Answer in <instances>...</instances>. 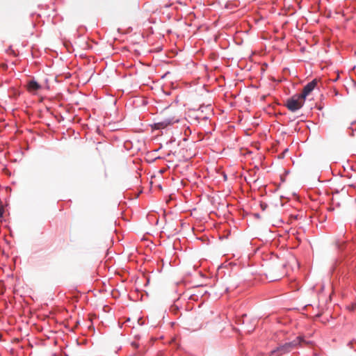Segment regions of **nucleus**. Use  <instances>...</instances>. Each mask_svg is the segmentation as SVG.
<instances>
[{
    "label": "nucleus",
    "instance_id": "5",
    "mask_svg": "<svg viewBox=\"0 0 356 356\" xmlns=\"http://www.w3.org/2000/svg\"><path fill=\"white\" fill-rule=\"evenodd\" d=\"M316 86V79H314L312 81L307 83L304 86L302 93L299 95V97H300V99L305 100L306 97L314 90Z\"/></svg>",
    "mask_w": 356,
    "mask_h": 356
},
{
    "label": "nucleus",
    "instance_id": "12",
    "mask_svg": "<svg viewBox=\"0 0 356 356\" xmlns=\"http://www.w3.org/2000/svg\"><path fill=\"white\" fill-rule=\"evenodd\" d=\"M284 274V272H282L280 276H277V277H275L273 280H279V279H280V277L281 276H282Z\"/></svg>",
    "mask_w": 356,
    "mask_h": 356
},
{
    "label": "nucleus",
    "instance_id": "15",
    "mask_svg": "<svg viewBox=\"0 0 356 356\" xmlns=\"http://www.w3.org/2000/svg\"><path fill=\"white\" fill-rule=\"evenodd\" d=\"M131 345H132L133 346H134V347H138V345H137V343H136V342H133V343H131Z\"/></svg>",
    "mask_w": 356,
    "mask_h": 356
},
{
    "label": "nucleus",
    "instance_id": "4",
    "mask_svg": "<svg viewBox=\"0 0 356 356\" xmlns=\"http://www.w3.org/2000/svg\"><path fill=\"white\" fill-rule=\"evenodd\" d=\"M179 119L177 117L165 118L161 121L154 124V128L157 129H165L169 125L179 122Z\"/></svg>",
    "mask_w": 356,
    "mask_h": 356
},
{
    "label": "nucleus",
    "instance_id": "10",
    "mask_svg": "<svg viewBox=\"0 0 356 356\" xmlns=\"http://www.w3.org/2000/svg\"><path fill=\"white\" fill-rule=\"evenodd\" d=\"M3 209L1 207V206L0 205V218H1L3 216Z\"/></svg>",
    "mask_w": 356,
    "mask_h": 356
},
{
    "label": "nucleus",
    "instance_id": "13",
    "mask_svg": "<svg viewBox=\"0 0 356 356\" xmlns=\"http://www.w3.org/2000/svg\"><path fill=\"white\" fill-rule=\"evenodd\" d=\"M353 341H349V342H348V346H350V348H353V347H352V344H353Z\"/></svg>",
    "mask_w": 356,
    "mask_h": 356
},
{
    "label": "nucleus",
    "instance_id": "7",
    "mask_svg": "<svg viewBox=\"0 0 356 356\" xmlns=\"http://www.w3.org/2000/svg\"><path fill=\"white\" fill-rule=\"evenodd\" d=\"M41 88V85L39 84L34 79L27 82V90L31 92H36Z\"/></svg>",
    "mask_w": 356,
    "mask_h": 356
},
{
    "label": "nucleus",
    "instance_id": "11",
    "mask_svg": "<svg viewBox=\"0 0 356 356\" xmlns=\"http://www.w3.org/2000/svg\"><path fill=\"white\" fill-rule=\"evenodd\" d=\"M172 4V3H165L163 6L165 8L170 7Z\"/></svg>",
    "mask_w": 356,
    "mask_h": 356
},
{
    "label": "nucleus",
    "instance_id": "6",
    "mask_svg": "<svg viewBox=\"0 0 356 356\" xmlns=\"http://www.w3.org/2000/svg\"><path fill=\"white\" fill-rule=\"evenodd\" d=\"M213 5L214 7L220 6L222 8L228 10L229 13L234 12V9L238 6L235 1H215Z\"/></svg>",
    "mask_w": 356,
    "mask_h": 356
},
{
    "label": "nucleus",
    "instance_id": "16",
    "mask_svg": "<svg viewBox=\"0 0 356 356\" xmlns=\"http://www.w3.org/2000/svg\"><path fill=\"white\" fill-rule=\"evenodd\" d=\"M286 266V264H282V267L284 268Z\"/></svg>",
    "mask_w": 356,
    "mask_h": 356
},
{
    "label": "nucleus",
    "instance_id": "14",
    "mask_svg": "<svg viewBox=\"0 0 356 356\" xmlns=\"http://www.w3.org/2000/svg\"><path fill=\"white\" fill-rule=\"evenodd\" d=\"M202 118L203 120H205L209 119V116H207V115L206 116H202Z\"/></svg>",
    "mask_w": 356,
    "mask_h": 356
},
{
    "label": "nucleus",
    "instance_id": "17",
    "mask_svg": "<svg viewBox=\"0 0 356 356\" xmlns=\"http://www.w3.org/2000/svg\"><path fill=\"white\" fill-rule=\"evenodd\" d=\"M177 3H179V4H182V1H177Z\"/></svg>",
    "mask_w": 356,
    "mask_h": 356
},
{
    "label": "nucleus",
    "instance_id": "8",
    "mask_svg": "<svg viewBox=\"0 0 356 356\" xmlns=\"http://www.w3.org/2000/svg\"><path fill=\"white\" fill-rule=\"evenodd\" d=\"M355 123V121H353L351 122V124H350V127H348V129L350 130L349 135L350 136H354V129L352 128V125H353Z\"/></svg>",
    "mask_w": 356,
    "mask_h": 356
},
{
    "label": "nucleus",
    "instance_id": "9",
    "mask_svg": "<svg viewBox=\"0 0 356 356\" xmlns=\"http://www.w3.org/2000/svg\"><path fill=\"white\" fill-rule=\"evenodd\" d=\"M203 108L206 109L207 111H209V112H211L212 111V108H211V105H207L206 106H201L200 108V109H201L202 112H203Z\"/></svg>",
    "mask_w": 356,
    "mask_h": 356
},
{
    "label": "nucleus",
    "instance_id": "18",
    "mask_svg": "<svg viewBox=\"0 0 356 356\" xmlns=\"http://www.w3.org/2000/svg\"><path fill=\"white\" fill-rule=\"evenodd\" d=\"M355 68H356V66H355V65H354V66L353 67V70H355Z\"/></svg>",
    "mask_w": 356,
    "mask_h": 356
},
{
    "label": "nucleus",
    "instance_id": "20",
    "mask_svg": "<svg viewBox=\"0 0 356 356\" xmlns=\"http://www.w3.org/2000/svg\"><path fill=\"white\" fill-rule=\"evenodd\" d=\"M213 2L211 3V6H213ZM209 6H211V3H209Z\"/></svg>",
    "mask_w": 356,
    "mask_h": 356
},
{
    "label": "nucleus",
    "instance_id": "19",
    "mask_svg": "<svg viewBox=\"0 0 356 356\" xmlns=\"http://www.w3.org/2000/svg\"><path fill=\"white\" fill-rule=\"evenodd\" d=\"M287 151H288V149H286L284 150V153H286V152H287Z\"/></svg>",
    "mask_w": 356,
    "mask_h": 356
},
{
    "label": "nucleus",
    "instance_id": "1",
    "mask_svg": "<svg viewBox=\"0 0 356 356\" xmlns=\"http://www.w3.org/2000/svg\"><path fill=\"white\" fill-rule=\"evenodd\" d=\"M302 341L301 337H297L291 341L286 342L284 344H280L275 349L272 350L269 353V356H272L275 354L277 355H282L289 353L293 350L298 348Z\"/></svg>",
    "mask_w": 356,
    "mask_h": 356
},
{
    "label": "nucleus",
    "instance_id": "2",
    "mask_svg": "<svg viewBox=\"0 0 356 356\" xmlns=\"http://www.w3.org/2000/svg\"><path fill=\"white\" fill-rule=\"evenodd\" d=\"M345 239L337 242V248L341 250L347 252H351L354 250L355 243L353 241V236L348 233L344 234Z\"/></svg>",
    "mask_w": 356,
    "mask_h": 356
},
{
    "label": "nucleus",
    "instance_id": "3",
    "mask_svg": "<svg viewBox=\"0 0 356 356\" xmlns=\"http://www.w3.org/2000/svg\"><path fill=\"white\" fill-rule=\"evenodd\" d=\"M305 102V99L299 97V95H295L287 99L286 106L291 112H296L303 106Z\"/></svg>",
    "mask_w": 356,
    "mask_h": 356
}]
</instances>
